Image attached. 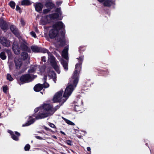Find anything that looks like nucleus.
Wrapping results in <instances>:
<instances>
[{
    "label": "nucleus",
    "mask_w": 154,
    "mask_h": 154,
    "mask_svg": "<svg viewBox=\"0 0 154 154\" xmlns=\"http://www.w3.org/2000/svg\"><path fill=\"white\" fill-rule=\"evenodd\" d=\"M51 10L48 9L47 8L43 10V14H46L48 13H49Z\"/></svg>",
    "instance_id": "33"
},
{
    "label": "nucleus",
    "mask_w": 154,
    "mask_h": 154,
    "mask_svg": "<svg viewBox=\"0 0 154 154\" xmlns=\"http://www.w3.org/2000/svg\"><path fill=\"white\" fill-rule=\"evenodd\" d=\"M87 154H91V153H87Z\"/></svg>",
    "instance_id": "58"
},
{
    "label": "nucleus",
    "mask_w": 154,
    "mask_h": 154,
    "mask_svg": "<svg viewBox=\"0 0 154 154\" xmlns=\"http://www.w3.org/2000/svg\"><path fill=\"white\" fill-rule=\"evenodd\" d=\"M65 26L62 21H58L56 22L53 25V28L57 29L58 31L61 29H64Z\"/></svg>",
    "instance_id": "9"
},
{
    "label": "nucleus",
    "mask_w": 154,
    "mask_h": 154,
    "mask_svg": "<svg viewBox=\"0 0 154 154\" xmlns=\"http://www.w3.org/2000/svg\"><path fill=\"white\" fill-rule=\"evenodd\" d=\"M61 63L62 65L64 70L66 71H67L68 69V62L63 59H62L61 60Z\"/></svg>",
    "instance_id": "20"
},
{
    "label": "nucleus",
    "mask_w": 154,
    "mask_h": 154,
    "mask_svg": "<svg viewBox=\"0 0 154 154\" xmlns=\"http://www.w3.org/2000/svg\"><path fill=\"white\" fill-rule=\"evenodd\" d=\"M0 43L5 47H8L10 45V41L4 37H0Z\"/></svg>",
    "instance_id": "7"
},
{
    "label": "nucleus",
    "mask_w": 154,
    "mask_h": 154,
    "mask_svg": "<svg viewBox=\"0 0 154 154\" xmlns=\"http://www.w3.org/2000/svg\"><path fill=\"white\" fill-rule=\"evenodd\" d=\"M55 13L43 16L41 19L40 23L41 25H45L49 23L58 18L61 20L63 17H61L62 12L61 8H56L55 9Z\"/></svg>",
    "instance_id": "3"
},
{
    "label": "nucleus",
    "mask_w": 154,
    "mask_h": 154,
    "mask_svg": "<svg viewBox=\"0 0 154 154\" xmlns=\"http://www.w3.org/2000/svg\"><path fill=\"white\" fill-rule=\"evenodd\" d=\"M1 125V124H0V125Z\"/></svg>",
    "instance_id": "60"
},
{
    "label": "nucleus",
    "mask_w": 154,
    "mask_h": 154,
    "mask_svg": "<svg viewBox=\"0 0 154 154\" xmlns=\"http://www.w3.org/2000/svg\"><path fill=\"white\" fill-rule=\"evenodd\" d=\"M16 10L17 11H19V12L20 13L21 12V11H20V8L19 7V6H18V5H17L16 6Z\"/></svg>",
    "instance_id": "41"
},
{
    "label": "nucleus",
    "mask_w": 154,
    "mask_h": 154,
    "mask_svg": "<svg viewBox=\"0 0 154 154\" xmlns=\"http://www.w3.org/2000/svg\"><path fill=\"white\" fill-rule=\"evenodd\" d=\"M0 57L3 60L6 59L7 57L4 52L2 51L0 54Z\"/></svg>",
    "instance_id": "28"
},
{
    "label": "nucleus",
    "mask_w": 154,
    "mask_h": 154,
    "mask_svg": "<svg viewBox=\"0 0 154 154\" xmlns=\"http://www.w3.org/2000/svg\"><path fill=\"white\" fill-rule=\"evenodd\" d=\"M47 79V76L46 75H45L44 76V78H43V79H44V81L45 82H46Z\"/></svg>",
    "instance_id": "47"
},
{
    "label": "nucleus",
    "mask_w": 154,
    "mask_h": 154,
    "mask_svg": "<svg viewBox=\"0 0 154 154\" xmlns=\"http://www.w3.org/2000/svg\"><path fill=\"white\" fill-rule=\"evenodd\" d=\"M48 76L50 78H51L53 79L55 83L56 82V73L54 71H50L48 73Z\"/></svg>",
    "instance_id": "19"
},
{
    "label": "nucleus",
    "mask_w": 154,
    "mask_h": 154,
    "mask_svg": "<svg viewBox=\"0 0 154 154\" xmlns=\"http://www.w3.org/2000/svg\"><path fill=\"white\" fill-rule=\"evenodd\" d=\"M29 118L30 119L27 122L23 125V126H27L32 124L35 121V119L34 118H32V116H29Z\"/></svg>",
    "instance_id": "18"
},
{
    "label": "nucleus",
    "mask_w": 154,
    "mask_h": 154,
    "mask_svg": "<svg viewBox=\"0 0 154 154\" xmlns=\"http://www.w3.org/2000/svg\"><path fill=\"white\" fill-rule=\"evenodd\" d=\"M31 4L30 0H23L21 2L22 5H29Z\"/></svg>",
    "instance_id": "23"
},
{
    "label": "nucleus",
    "mask_w": 154,
    "mask_h": 154,
    "mask_svg": "<svg viewBox=\"0 0 154 154\" xmlns=\"http://www.w3.org/2000/svg\"><path fill=\"white\" fill-rule=\"evenodd\" d=\"M49 125L51 128H55V126L54 124L53 123L49 122L48 123Z\"/></svg>",
    "instance_id": "39"
},
{
    "label": "nucleus",
    "mask_w": 154,
    "mask_h": 154,
    "mask_svg": "<svg viewBox=\"0 0 154 154\" xmlns=\"http://www.w3.org/2000/svg\"><path fill=\"white\" fill-rule=\"evenodd\" d=\"M109 73V71H107V74H108Z\"/></svg>",
    "instance_id": "56"
},
{
    "label": "nucleus",
    "mask_w": 154,
    "mask_h": 154,
    "mask_svg": "<svg viewBox=\"0 0 154 154\" xmlns=\"http://www.w3.org/2000/svg\"><path fill=\"white\" fill-rule=\"evenodd\" d=\"M0 26L2 30H6L8 28V24L6 23L3 22L1 24Z\"/></svg>",
    "instance_id": "24"
},
{
    "label": "nucleus",
    "mask_w": 154,
    "mask_h": 154,
    "mask_svg": "<svg viewBox=\"0 0 154 154\" xmlns=\"http://www.w3.org/2000/svg\"><path fill=\"white\" fill-rule=\"evenodd\" d=\"M66 142V143L69 145L72 146V141L69 140H67Z\"/></svg>",
    "instance_id": "36"
},
{
    "label": "nucleus",
    "mask_w": 154,
    "mask_h": 154,
    "mask_svg": "<svg viewBox=\"0 0 154 154\" xmlns=\"http://www.w3.org/2000/svg\"><path fill=\"white\" fill-rule=\"evenodd\" d=\"M81 131L83 133V134H82L84 136H85L87 134V132L85 131Z\"/></svg>",
    "instance_id": "46"
},
{
    "label": "nucleus",
    "mask_w": 154,
    "mask_h": 154,
    "mask_svg": "<svg viewBox=\"0 0 154 154\" xmlns=\"http://www.w3.org/2000/svg\"><path fill=\"white\" fill-rule=\"evenodd\" d=\"M100 3H101L103 2L105 0H97Z\"/></svg>",
    "instance_id": "50"
},
{
    "label": "nucleus",
    "mask_w": 154,
    "mask_h": 154,
    "mask_svg": "<svg viewBox=\"0 0 154 154\" xmlns=\"http://www.w3.org/2000/svg\"><path fill=\"white\" fill-rule=\"evenodd\" d=\"M7 52H8V54H9V53H11V52L9 50H7Z\"/></svg>",
    "instance_id": "53"
},
{
    "label": "nucleus",
    "mask_w": 154,
    "mask_h": 154,
    "mask_svg": "<svg viewBox=\"0 0 154 154\" xmlns=\"http://www.w3.org/2000/svg\"><path fill=\"white\" fill-rule=\"evenodd\" d=\"M21 24L23 25L25 24L24 21L23 20H21Z\"/></svg>",
    "instance_id": "49"
},
{
    "label": "nucleus",
    "mask_w": 154,
    "mask_h": 154,
    "mask_svg": "<svg viewBox=\"0 0 154 154\" xmlns=\"http://www.w3.org/2000/svg\"><path fill=\"white\" fill-rule=\"evenodd\" d=\"M30 34L32 36L34 37H36V35L35 33L33 31H32L30 32Z\"/></svg>",
    "instance_id": "38"
},
{
    "label": "nucleus",
    "mask_w": 154,
    "mask_h": 154,
    "mask_svg": "<svg viewBox=\"0 0 154 154\" xmlns=\"http://www.w3.org/2000/svg\"><path fill=\"white\" fill-rule=\"evenodd\" d=\"M9 69L10 70H12L14 68V64L13 62H10L8 63Z\"/></svg>",
    "instance_id": "26"
},
{
    "label": "nucleus",
    "mask_w": 154,
    "mask_h": 154,
    "mask_svg": "<svg viewBox=\"0 0 154 154\" xmlns=\"http://www.w3.org/2000/svg\"><path fill=\"white\" fill-rule=\"evenodd\" d=\"M14 62L16 69H19L22 65V62L21 59L19 58H15L14 59Z\"/></svg>",
    "instance_id": "12"
},
{
    "label": "nucleus",
    "mask_w": 154,
    "mask_h": 154,
    "mask_svg": "<svg viewBox=\"0 0 154 154\" xmlns=\"http://www.w3.org/2000/svg\"><path fill=\"white\" fill-rule=\"evenodd\" d=\"M8 87L7 86H5L3 87V90L4 92H6L7 90Z\"/></svg>",
    "instance_id": "40"
},
{
    "label": "nucleus",
    "mask_w": 154,
    "mask_h": 154,
    "mask_svg": "<svg viewBox=\"0 0 154 154\" xmlns=\"http://www.w3.org/2000/svg\"><path fill=\"white\" fill-rule=\"evenodd\" d=\"M74 106L75 110L76 111H78L80 110V107L79 105H74Z\"/></svg>",
    "instance_id": "35"
},
{
    "label": "nucleus",
    "mask_w": 154,
    "mask_h": 154,
    "mask_svg": "<svg viewBox=\"0 0 154 154\" xmlns=\"http://www.w3.org/2000/svg\"><path fill=\"white\" fill-rule=\"evenodd\" d=\"M21 56L24 60L26 59L28 57V54L27 52H23L21 54Z\"/></svg>",
    "instance_id": "27"
},
{
    "label": "nucleus",
    "mask_w": 154,
    "mask_h": 154,
    "mask_svg": "<svg viewBox=\"0 0 154 154\" xmlns=\"http://www.w3.org/2000/svg\"><path fill=\"white\" fill-rule=\"evenodd\" d=\"M1 116V114L0 113V117Z\"/></svg>",
    "instance_id": "57"
},
{
    "label": "nucleus",
    "mask_w": 154,
    "mask_h": 154,
    "mask_svg": "<svg viewBox=\"0 0 154 154\" xmlns=\"http://www.w3.org/2000/svg\"><path fill=\"white\" fill-rule=\"evenodd\" d=\"M1 47L0 46V49H1Z\"/></svg>",
    "instance_id": "59"
},
{
    "label": "nucleus",
    "mask_w": 154,
    "mask_h": 154,
    "mask_svg": "<svg viewBox=\"0 0 154 154\" xmlns=\"http://www.w3.org/2000/svg\"><path fill=\"white\" fill-rule=\"evenodd\" d=\"M87 151H90V152H91V149L90 147H87Z\"/></svg>",
    "instance_id": "48"
},
{
    "label": "nucleus",
    "mask_w": 154,
    "mask_h": 154,
    "mask_svg": "<svg viewBox=\"0 0 154 154\" xmlns=\"http://www.w3.org/2000/svg\"><path fill=\"white\" fill-rule=\"evenodd\" d=\"M43 88V85L41 84H37L34 87V90L36 92L39 91Z\"/></svg>",
    "instance_id": "21"
},
{
    "label": "nucleus",
    "mask_w": 154,
    "mask_h": 154,
    "mask_svg": "<svg viewBox=\"0 0 154 154\" xmlns=\"http://www.w3.org/2000/svg\"><path fill=\"white\" fill-rule=\"evenodd\" d=\"M45 6L47 8L51 10L55 7L56 5L51 0H47L45 2Z\"/></svg>",
    "instance_id": "11"
},
{
    "label": "nucleus",
    "mask_w": 154,
    "mask_h": 154,
    "mask_svg": "<svg viewBox=\"0 0 154 154\" xmlns=\"http://www.w3.org/2000/svg\"><path fill=\"white\" fill-rule=\"evenodd\" d=\"M43 85V88H48L49 86V84L46 82H44V83L42 84Z\"/></svg>",
    "instance_id": "31"
},
{
    "label": "nucleus",
    "mask_w": 154,
    "mask_h": 154,
    "mask_svg": "<svg viewBox=\"0 0 154 154\" xmlns=\"http://www.w3.org/2000/svg\"><path fill=\"white\" fill-rule=\"evenodd\" d=\"M10 29L12 32L15 35L18 36L19 35V32L16 27L14 25H12L10 26Z\"/></svg>",
    "instance_id": "15"
},
{
    "label": "nucleus",
    "mask_w": 154,
    "mask_h": 154,
    "mask_svg": "<svg viewBox=\"0 0 154 154\" xmlns=\"http://www.w3.org/2000/svg\"><path fill=\"white\" fill-rule=\"evenodd\" d=\"M34 6L35 8V10L38 12L41 11L43 8V5L41 3H36L34 4Z\"/></svg>",
    "instance_id": "14"
},
{
    "label": "nucleus",
    "mask_w": 154,
    "mask_h": 154,
    "mask_svg": "<svg viewBox=\"0 0 154 154\" xmlns=\"http://www.w3.org/2000/svg\"><path fill=\"white\" fill-rule=\"evenodd\" d=\"M114 4V1L112 0H105L103 3L104 6L108 7Z\"/></svg>",
    "instance_id": "17"
},
{
    "label": "nucleus",
    "mask_w": 154,
    "mask_h": 154,
    "mask_svg": "<svg viewBox=\"0 0 154 154\" xmlns=\"http://www.w3.org/2000/svg\"><path fill=\"white\" fill-rule=\"evenodd\" d=\"M84 58V56L81 55L79 58H77L78 60V63L75 65V70L73 72L71 78L69 79V85L65 89L63 96H62L63 91L61 90L57 92L54 96L53 101L54 103H61V105H62L71 94L78 84L79 81L78 74L81 71V65Z\"/></svg>",
    "instance_id": "1"
},
{
    "label": "nucleus",
    "mask_w": 154,
    "mask_h": 154,
    "mask_svg": "<svg viewBox=\"0 0 154 154\" xmlns=\"http://www.w3.org/2000/svg\"><path fill=\"white\" fill-rule=\"evenodd\" d=\"M8 132L11 135V137L13 140L16 141L19 140V137L20 136V134L18 132L15 131L14 132L10 130H8Z\"/></svg>",
    "instance_id": "8"
},
{
    "label": "nucleus",
    "mask_w": 154,
    "mask_h": 154,
    "mask_svg": "<svg viewBox=\"0 0 154 154\" xmlns=\"http://www.w3.org/2000/svg\"><path fill=\"white\" fill-rule=\"evenodd\" d=\"M49 35L51 38H56L57 41L60 42L62 45H64L65 43V32L62 31L60 33H59V31L57 29L53 28L50 30Z\"/></svg>",
    "instance_id": "4"
},
{
    "label": "nucleus",
    "mask_w": 154,
    "mask_h": 154,
    "mask_svg": "<svg viewBox=\"0 0 154 154\" xmlns=\"http://www.w3.org/2000/svg\"><path fill=\"white\" fill-rule=\"evenodd\" d=\"M85 50V48L81 46L79 48V52H81V51H84Z\"/></svg>",
    "instance_id": "37"
},
{
    "label": "nucleus",
    "mask_w": 154,
    "mask_h": 154,
    "mask_svg": "<svg viewBox=\"0 0 154 154\" xmlns=\"http://www.w3.org/2000/svg\"><path fill=\"white\" fill-rule=\"evenodd\" d=\"M61 105V104L60 105V103L59 105H57L54 108H53V106H52V110H53L54 111V113L57 110V109H58L60 107V106Z\"/></svg>",
    "instance_id": "32"
},
{
    "label": "nucleus",
    "mask_w": 154,
    "mask_h": 154,
    "mask_svg": "<svg viewBox=\"0 0 154 154\" xmlns=\"http://www.w3.org/2000/svg\"><path fill=\"white\" fill-rule=\"evenodd\" d=\"M30 147V145L29 144H27L25 146L24 149L26 151H28L29 150Z\"/></svg>",
    "instance_id": "34"
},
{
    "label": "nucleus",
    "mask_w": 154,
    "mask_h": 154,
    "mask_svg": "<svg viewBox=\"0 0 154 154\" xmlns=\"http://www.w3.org/2000/svg\"><path fill=\"white\" fill-rule=\"evenodd\" d=\"M26 43L25 41L21 42L20 45L21 48L23 51L30 53L31 51V50L30 48L26 45Z\"/></svg>",
    "instance_id": "10"
},
{
    "label": "nucleus",
    "mask_w": 154,
    "mask_h": 154,
    "mask_svg": "<svg viewBox=\"0 0 154 154\" xmlns=\"http://www.w3.org/2000/svg\"><path fill=\"white\" fill-rule=\"evenodd\" d=\"M7 79L10 81H12L13 80V78L11 75L9 73L7 75Z\"/></svg>",
    "instance_id": "30"
},
{
    "label": "nucleus",
    "mask_w": 154,
    "mask_h": 154,
    "mask_svg": "<svg viewBox=\"0 0 154 154\" xmlns=\"http://www.w3.org/2000/svg\"><path fill=\"white\" fill-rule=\"evenodd\" d=\"M62 4L61 2H56V5H57L59 6L60 5Z\"/></svg>",
    "instance_id": "45"
},
{
    "label": "nucleus",
    "mask_w": 154,
    "mask_h": 154,
    "mask_svg": "<svg viewBox=\"0 0 154 154\" xmlns=\"http://www.w3.org/2000/svg\"><path fill=\"white\" fill-rule=\"evenodd\" d=\"M82 136H78V137L79 138H81Z\"/></svg>",
    "instance_id": "54"
},
{
    "label": "nucleus",
    "mask_w": 154,
    "mask_h": 154,
    "mask_svg": "<svg viewBox=\"0 0 154 154\" xmlns=\"http://www.w3.org/2000/svg\"><path fill=\"white\" fill-rule=\"evenodd\" d=\"M39 52H42L44 53H47L48 55V59L49 62H50L51 66L56 71L58 74H60V72L59 66L57 64V62L55 61V58L53 56L51 53L48 50L42 48H40V50Z\"/></svg>",
    "instance_id": "5"
},
{
    "label": "nucleus",
    "mask_w": 154,
    "mask_h": 154,
    "mask_svg": "<svg viewBox=\"0 0 154 154\" xmlns=\"http://www.w3.org/2000/svg\"><path fill=\"white\" fill-rule=\"evenodd\" d=\"M36 70V67L34 66H32L28 72L29 74L24 75L22 76L20 78V81L22 82H28L32 81L37 76L31 74L34 73Z\"/></svg>",
    "instance_id": "6"
},
{
    "label": "nucleus",
    "mask_w": 154,
    "mask_h": 154,
    "mask_svg": "<svg viewBox=\"0 0 154 154\" xmlns=\"http://www.w3.org/2000/svg\"><path fill=\"white\" fill-rule=\"evenodd\" d=\"M12 49L15 54L18 55L20 53V48H19L17 45L13 44L12 46Z\"/></svg>",
    "instance_id": "16"
},
{
    "label": "nucleus",
    "mask_w": 154,
    "mask_h": 154,
    "mask_svg": "<svg viewBox=\"0 0 154 154\" xmlns=\"http://www.w3.org/2000/svg\"><path fill=\"white\" fill-rule=\"evenodd\" d=\"M41 60L44 62H45L46 61V59L45 57H42L41 58Z\"/></svg>",
    "instance_id": "42"
},
{
    "label": "nucleus",
    "mask_w": 154,
    "mask_h": 154,
    "mask_svg": "<svg viewBox=\"0 0 154 154\" xmlns=\"http://www.w3.org/2000/svg\"><path fill=\"white\" fill-rule=\"evenodd\" d=\"M35 113L38 112L32 116L36 120H39L46 118L49 116L53 115L54 111L52 110V106L49 104L44 103L42 106L38 107L34 109Z\"/></svg>",
    "instance_id": "2"
},
{
    "label": "nucleus",
    "mask_w": 154,
    "mask_h": 154,
    "mask_svg": "<svg viewBox=\"0 0 154 154\" xmlns=\"http://www.w3.org/2000/svg\"><path fill=\"white\" fill-rule=\"evenodd\" d=\"M62 119L65 121L66 123L68 125H75V124L72 122V121L66 119L62 117Z\"/></svg>",
    "instance_id": "25"
},
{
    "label": "nucleus",
    "mask_w": 154,
    "mask_h": 154,
    "mask_svg": "<svg viewBox=\"0 0 154 154\" xmlns=\"http://www.w3.org/2000/svg\"><path fill=\"white\" fill-rule=\"evenodd\" d=\"M43 128L45 130L47 131H50V129L49 128H47V127L45 126H44L43 127Z\"/></svg>",
    "instance_id": "44"
},
{
    "label": "nucleus",
    "mask_w": 154,
    "mask_h": 154,
    "mask_svg": "<svg viewBox=\"0 0 154 154\" xmlns=\"http://www.w3.org/2000/svg\"><path fill=\"white\" fill-rule=\"evenodd\" d=\"M53 137L54 139H57V137L55 136L54 135L53 136Z\"/></svg>",
    "instance_id": "52"
},
{
    "label": "nucleus",
    "mask_w": 154,
    "mask_h": 154,
    "mask_svg": "<svg viewBox=\"0 0 154 154\" xmlns=\"http://www.w3.org/2000/svg\"><path fill=\"white\" fill-rule=\"evenodd\" d=\"M35 137L36 138L39 140H43L44 139L42 138L41 137L39 136H35Z\"/></svg>",
    "instance_id": "43"
},
{
    "label": "nucleus",
    "mask_w": 154,
    "mask_h": 154,
    "mask_svg": "<svg viewBox=\"0 0 154 154\" xmlns=\"http://www.w3.org/2000/svg\"><path fill=\"white\" fill-rule=\"evenodd\" d=\"M9 5L12 8H14L15 6V3L13 1H10L9 3Z\"/></svg>",
    "instance_id": "29"
},
{
    "label": "nucleus",
    "mask_w": 154,
    "mask_h": 154,
    "mask_svg": "<svg viewBox=\"0 0 154 154\" xmlns=\"http://www.w3.org/2000/svg\"><path fill=\"white\" fill-rule=\"evenodd\" d=\"M68 49L69 46H67L64 48L62 53V57L67 60L69 59L68 54Z\"/></svg>",
    "instance_id": "13"
},
{
    "label": "nucleus",
    "mask_w": 154,
    "mask_h": 154,
    "mask_svg": "<svg viewBox=\"0 0 154 154\" xmlns=\"http://www.w3.org/2000/svg\"><path fill=\"white\" fill-rule=\"evenodd\" d=\"M40 48L36 46H32L31 47V48L32 51L35 53L39 52Z\"/></svg>",
    "instance_id": "22"
},
{
    "label": "nucleus",
    "mask_w": 154,
    "mask_h": 154,
    "mask_svg": "<svg viewBox=\"0 0 154 154\" xmlns=\"http://www.w3.org/2000/svg\"><path fill=\"white\" fill-rule=\"evenodd\" d=\"M44 28H45V29H46V26H44Z\"/></svg>",
    "instance_id": "55"
},
{
    "label": "nucleus",
    "mask_w": 154,
    "mask_h": 154,
    "mask_svg": "<svg viewBox=\"0 0 154 154\" xmlns=\"http://www.w3.org/2000/svg\"><path fill=\"white\" fill-rule=\"evenodd\" d=\"M60 132L61 133V134H64V135H65V133L64 132H63L61 131Z\"/></svg>",
    "instance_id": "51"
}]
</instances>
